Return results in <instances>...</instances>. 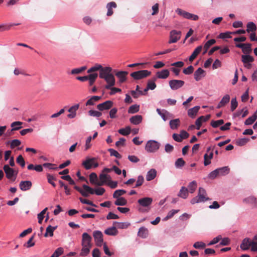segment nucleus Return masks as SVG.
<instances>
[{"label": "nucleus", "mask_w": 257, "mask_h": 257, "mask_svg": "<svg viewBox=\"0 0 257 257\" xmlns=\"http://www.w3.org/2000/svg\"><path fill=\"white\" fill-rule=\"evenodd\" d=\"M99 71V76L100 78L104 79L107 84L105 85L106 89H110L115 85V80L113 74L112 73V69L110 67H102L99 64H95L87 70L88 73Z\"/></svg>", "instance_id": "nucleus-1"}, {"label": "nucleus", "mask_w": 257, "mask_h": 257, "mask_svg": "<svg viewBox=\"0 0 257 257\" xmlns=\"http://www.w3.org/2000/svg\"><path fill=\"white\" fill-rule=\"evenodd\" d=\"M207 193L205 190L201 187L199 188L198 196L193 198L191 200V203L194 204L196 203L205 202L207 200H209L210 199L206 197Z\"/></svg>", "instance_id": "nucleus-2"}, {"label": "nucleus", "mask_w": 257, "mask_h": 257, "mask_svg": "<svg viewBox=\"0 0 257 257\" xmlns=\"http://www.w3.org/2000/svg\"><path fill=\"white\" fill-rule=\"evenodd\" d=\"M151 72L147 70H142L132 73L130 75L135 80H140L150 76Z\"/></svg>", "instance_id": "nucleus-3"}, {"label": "nucleus", "mask_w": 257, "mask_h": 257, "mask_svg": "<svg viewBox=\"0 0 257 257\" xmlns=\"http://www.w3.org/2000/svg\"><path fill=\"white\" fill-rule=\"evenodd\" d=\"M3 169L6 173V177L8 179L11 180L12 181H15L18 172L10 168L8 165H4Z\"/></svg>", "instance_id": "nucleus-4"}, {"label": "nucleus", "mask_w": 257, "mask_h": 257, "mask_svg": "<svg viewBox=\"0 0 257 257\" xmlns=\"http://www.w3.org/2000/svg\"><path fill=\"white\" fill-rule=\"evenodd\" d=\"M82 187L83 189L87 191L88 195L90 194H95L97 195H102L105 192V190L103 188L99 187L95 189H93V188L90 187L89 186L83 184L82 185Z\"/></svg>", "instance_id": "nucleus-5"}, {"label": "nucleus", "mask_w": 257, "mask_h": 257, "mask_svg": "<svg viewBox=\"0 0 257 257\" xmlns=\"http://www.w3.org/2000/svg\"><path fill=\"white\" fill-rule=\"evenodd\" d=\"M160 147V144L154 140L148 141L146 144L145 149L148 152H155L157 151Z\"/></svg>", "instance_id": "nucleus-6"}, {"label": "nucleus", "mask_w": 257, "mask_h": 257, "mask_svg": "<svg viewBox=\"0 0 257 257\" xmlns=\"http://www.w3.org/2000/svg\"><path fill=\"white\" fill-rule=\"evenodd\" d=\"M181 32L176 30H172L170 32L169 44L176 43L181 38Z\"/></svg>", "instance_id": "nucleus-7"}, {"label": "nucleus", "mask_w": 257, "mask_h": 257, "mask_svg": "<svg viewBox=\"0 0 257 257\" xmlns=\"http://www.w3.org/2000/svg\"><path fill=\"white\" fill-rule=\"evenodd\" d=\"M176 12L179 15H180L183 18L187 19H191L196 21L199 18L198 16L187 12L181 9H177L176 10Z\"/></svg>", "instance_id": "nucleus-8"}, {"label": "nucleus", "mask_w": 257, "mask_h": 257, "mask_svg": "<svg viewBox=\"0 0 257 257\" xmlns=\"http://www.w3.org/2000/svg\"><path fill=\"white\" fill-rule=\"evenodd\" d=\"M185 84L183 80L173 79L169 81V85L170 88L173 90H177L182 87Z\"/></svg>", "instance_id": "nucleus-9"}, {"label": "nucleus", "mask_w": 257, "mask_h": 257, "mask_svg": "<svg viewBox=\"0 0 257 257\" xmlns=\"http://www.w3.org/2000/svg\"><path fill=\"white\" fill-rule=\"evenodd\" d=\"M243 202L250 205L252 208H257V198L254 196H249L243 200Z\"/></svg>", "instance_id": "nucleus-10"}, {"label": "nucleus", "mask_w": 257, "mask_h": 257, "mask_svg": "<svg viewBox=\"0 0 257 257\" xmlns=\"http://www.w3.org/2000/svg\"><path fill=\"white\" fill-rule=\"evenodd\" d=\"M93 237L94 238L95 244L98 246H101L103 242V234L100 231H95L93 232Z\"/></svg>", "instance_id": "nucleus-11"}, {"label": "nucleus", "mask_w": 257, "mask_h": 257, "mask_svg": "<svg viewBox=\"0 0 257 257\" xmlns=\"http://www.w3.org/2000/svg\"><path fill=\"white\" fill-rule=\"evenodd\" d=\"M113 106V102L111 100H107L102 103L97 105V108L100 111L108 110Z\"/></svg>", "instance_id": "nucleus-12"}, {"label": "nucleus", "mask_w": 257, "mask_h": 257, "mask_svg": "<svg viewBox=\"0 0 257 257\" xmlns=\"http://www.w3.org/2000/svg\"><path fill=\"white\" fill-rule=\"evenodd\" d=\"M91 239L92 238L90 235L86 232L83 233L82 235V246H92V244L91 243Z\"/></svg>", "instance_id": "nucleus-13"}, {"label": "nucleus", "mask_w": 257, "mask_h": 257, "mask_svg": "<svg viewBox=\"0 0 257 257\" xmlns=\"http://www.w3.org/2000/svg\"><path fill=\"white\" fill-rule=\"evenodd\" d=\"M113 72L115 73V76L118 78L119 82L120 83H123L126 80V76L128 74V72L127 71H117L116 70H114Z\"/></svg>", "instance_id": "nucleus-14"}, {"label": "nucleus", "mask_w": 257, "mask_h": 257, "mask_svg": "<svg viewBox=\"0 0 257 257\" xmlns=\"http://www.w3.org/2000/svg\"><path fill=\"white\" fill-rule=\"evenodd\" d=\"M153 202V199L151 197H144L138 200V202L142 207H148Z\"/></svg>", "instance_id": "nucleus-15"}, {"label": "nucleus", "mask_w": 257, "mask_h": 257, "mask_svg": "<svg viewBox=\"0 0 257 257\" xmlns=\"http://www.w3.org/2000/svg\"><path fill=\"white\" fill-rule=\"evenodd\" d=\"M252 240L249 238L246 237L244 238L241 243L240 244V247L243 250H246L249 248L252 243Z\"/></svg>", "instance_id": "nucleus-16"}, {"label": "nucleus", "mask_w": 257, "mask_h": 257, "mask_svg": "<svg viewBox=\"0 0 257 257\" xmlns=\"http://www.w3.org/2000/svg\"><path fill=\"white\" fill-rule=\"evenodd\" d=\"M32 183L30 181H22L19 184V187L23 191H27L32 187Z\"/></svg>", "instance_id": "nucleus-17"}, {"label": "nucleus", "mask_w": 257, "mask_h": 257, "mask_svg": "<svg viewBox=\"0 0 257 257\" xmlns=\"http://www.w3.org/2000/svg\"><path fill=\"white\" fill-rule=\"evenodd\" d=\"M79 107V104H75V105L70 107L68 109V111L70 113L68 114L67 117L70 118H74L76 115V111L78 109Z\"/></svg>", "instance_id": "nucleus-18"}, {"label": "nucleus", "mask_w": 257, "mask_h": 257, "mask_svg": "<svg viewBox=\"0 0 257 257\" xmlns=\"http://www.w3.org/2000/svg\"><path fill=\"white\" fill-rule=\"evenodd\" d=\"M94 158L87 157L85 160L83 161L82 165L86 170H89L92 167V161Z\"/></svg>", "instance_id": "nucleus-19"}, {"label": "nucleus", "mask_w": 257, "mask_h": 257, "mask_svg": "<svg viewBox=\"0 0 257 257\" xmlns=\"http://www.w3.org/2000/svg\"><path fill=\"white\" fill-rule=\"evenodd\" d=\"M205 71L202 68H199L194 72V79L196 80V81H198L202 78V77L205 76Z\"/></svg>", "instance_id": "nucleus-20"}, {"label": "nucleus", "mask_w": 257, "mask_h": 257, "mask_svg": "<svg viewBox=\"0 0 257 257\" xmlns=\"http://www.w3.org/2000/svg\"><path fill=\"white\" fill-rule=\"evenodd\" d=\"M169 71L168 69H164L160 71H158L156 73V78L164 79L167 78L169 77Z\"/></svg>", "instance_id": "nucleus-21"}, {"label": "nucleus", "mask_w": 257, "mask_h": 257, "mask_svg": "<svg viewBox=\"0 0 257 257\" xmlns=\"http://www.w3.org/2000/svg\"><path fill=\"white\" fill-rule=\"evenodd\" d=\"M149 235V230L146 227L143 226L139 228L138 236L142 238H146Z\"/></svg>", "instance_id": "nucleus-22"}, {"label": "nucleus", "mask_w": 257, "mask_h": 257, "mask_svg": "<svg viewBox=\"0 0 257 257\" xmlns=\"http://www.w3.org/2000/svg\"><path fill=\"white\" fill-rule=\"evenodd\" d=\"M229 100L230 96L228 94H226L221 99L219 103L218 104L216 108H220L224 106L226 104H227L229 102Z\"/></svg>", "instance_id": "nucleus-23"}, {"label": "nucleus", "mask_w": 257, "mask_h": 257, "mask_svg": "<svg viewBox=\"0 0 257 257\" xmlns=\"http://www.w3.org/2000/svg\"><path fill=\"white\" fill-rule=\"evenodd\" d=\"M202 49V46H198L193 52L191 55L190 56L189 58V60L190 62L193 61L196 57L197 56V55L200 53Z\"/></svg>", "instance_id": "nucleus-24"}, {"label": "nucleus", "mask_w": 257, "mask_h": 257, "mask_svg": "<svg viewBox=\"0 0 257 257\" xmlns=\"http://www.w3.org/2000/svg\"><path fill=\"white\" fill-rule=\"evenodd\" d=\"M23 124L22 122L21 121H15L11 123V126L13 127L10 132L9 133L8 136H11L13 134V132L15 131H17L21 128L22 127L21 126L18 127H15L16 125H21Z\"/></svg>", "instance_id": "nucleus-25"}, {"label": "nucleus", "mask_w": 257, "mask_h": 257, "mask_svg": "<svg viewBox=\"0 0 257 257\" xmlns=\"http://www.w3.org/2000/svg\"><path fill=\"white\" fill-rule=\"evenodd\" d=\"M178 196L183 199H186L188 196V188L183 186L182 187L178 194Z\"/></svg>", "instance_id": "nucleus-26"}, {"label": "nucleus", "mask_w": 257, "mask_h": 257, "mask_svg": "<svg viewBox=\"0 0 257 257\" xmlns=\"http://www.w3.org/2000/svg\"><path fill=\"white\" fill-rule=\"evenodd\" d=\"M143 119V117L141 115H136L133 116L130 119V122L134 124H139L140 123Z\"/></svg>", "instance_id": "nucleus-27"}, {"label": "nucleus", "mask_w": 257, "mask_h": 257, "mask_svg": "<svg viewBox=\"0 0 257 257\" xmlns=\"http://www.w3.org/2000/svg\"><path fill=\"white\" fill-rule=\"evenodd\" d=\"M116 6L117 5L116 3L114 2L109 3L107 4L106 8L107 9V16H111L113 14V12L112 11V8H115Z\"/></svg>", "instance_id": "nucleus-28"}, {"label": "nucleus", "mask_w": 257, "mask_h": 257, "mask_svg": "<svg viewBox=\"0 0 257 257\" xmlns=\"http://www.w3.org/2000/svg\"><path fill=\"white\" fill-rule=\"evenodd\" d=\"M157 175V171L154 169H152L150 171H149L146 175V179L147 181H151L153 180L156 177Z\"/></svg>", "instance_id": "nucleus-29"}, {"label": "nucleus", "mask_w": 257, "mask_h": 257, "mask_svg": "<svg viewBox=\"0 0 257 257\" xmlns=\"http://www.w3.org/2000/svg\"><path fill=\"white\" fill-rule=\"evenodd\" d=\"M104 233L108 235L114 236L117 234L118 231L116 228V227H115L114 225L111 227L105 229Z\"/></svg>", "instance_id": "nucleus-30"}, {"label": "nucleus", "mask_w": 257, "mask_h": 257, "mask_svg": "<svg viewBox=\"0 0 257 257\" xmlns=\"http://www.w3.org/2000/svg\"><path fill=\"white\" fill-rule=\"evenodd\" d=\"M57 226H52L51 225H49L46 229V232L44 234L45 237H47L48 235L50 236H52L53 235L54 231L57 228Z\"/></svg>", "instance_id": "nucleus-31"}, {"label": "nucleus", "mask_w": 257, "mask_h": 257, "mask_svg": "<svg viewBox=\"0 0 257 257\" xmlns=\"http://www.w3.org/2000/svg\"><path fill=\"white\" fill-rule=\"evenodd\" d=\"M89 74H90L88 75V78L87 80L89 81V85L92 86L93 85L94 82L97 78L98 74L95 72H92Z\"/></svg>", "instance_id": "nucleus-32"}, {"label": "nucleus", "mask_w": 257, "mask_h": 257, "mask_svg": "<svg viewBox=\"0 0 257 257\" xmlns=\"http://www.w3.org/2000/svg\"><path fill=\"white\" fill-rule=\"evenodd\" d=\"M180 121L179 118L171 120L169 122L170 127L172 130L177 129L180 125Z\"/></svg>", "instance_id": "nucleus-33"}, {"label": "nucleus", "mask_w": 257, "mask_h": 257, "mask_svg": "<svg viewBox=\"0 0 257 257\" xmlns=\"http://www.w3.org/2000/svg\"><path fill=\"white\" fill-rule=\"evenodd\" d=\"M113 225L116 227V228H118L119 229H124L127 228L130 225V223L127 222H118L115 221L113 223Z\"/></svg>", "instance_id": "nucleus-34"}, {"label": "nucleus", "mask_w": 257, "mask_h": 257, "mask_svg": "<svg viewBox=\"0 0 257 257\" xmlns=\"http://www.w3.org/2000/svg\"><path fill=\"white\" fill-rule=\"evenodd\" d=\"M200 109V106H196L190 108L188 111V115L191 117H194Z\"/></svg>", "instance_id": "nucleus-35"}, {"label": "nucleus", "mask_w": 257, "mask_h": 257, "mask_svg": "<svg viewBox=\"0 0 257 257\" xmlns=\"http://www.w3.org/2000/svg\"><path fill=\"white\" fill-rule=\"evenodd\" d=\"M101 98V96H93L86 103V105H93L95 102L99 101Z\"/></svg>", "instance_id": "nucleus-36"}, {"label": "nucleus", "mask_w": 257, "mask_h": 257, "mask_svg": "<svg viewBox=\"0 0 257 257\" xmlns=\"http://www.w3.org/2000/svg\"><path fill=\"white\" fill-rule=\"evenodd\" d=\"M157 80V78L155 77H153L151 80H149L148 81L147 86L148 89L151 90H154L156 87V84L155 81Z\"/></svg>", "instance_id": "nucleus-37"}, {"label": "nucleus", "mask_w": 257, "mask_h": 257, "mask_svg": "<svg viewBox=\"0 0 257 257\" xmlns=\"http://www.w3.org/2000/svg\"><path fill=\"white\" fill-rule=\"evenodd\" d=\"M241 60L243 64H247L254 61V58L248 55H243L241 56Z\"/></svg>", "instance_id": "nucleus-38"}, {"label": "nucleus", "mask_w": 257, "mask_h": 257, "mask_svg": "<svg viewBox=\"0 0 257 257\" xmlns=\"http://www.w3.org/2000/svg\"><path fill=\"white\" fill-rule=\"evenodd\" d=\"M156 110L164 121H166L167 120L168 118L167 115H169V113L167 110L163 109L162 111L159 108H157Z\"/></svg>", "instance_id": "nucleus-39"}, {"label": "nucleus", "mask_w": 257, "mask_h": 257, "mask_svg": "<svg viewBox=\"0 0 257 257\" xmlns=\"http://www.w3.org/2000/svg\"><path fill=\"white\" fill-rule=\"evenodd\" d=\"M188 192H189L190 193H193L197 188L196 182L195 181H192L191 182L189 183L188 185Z\"/></svg>", "instance_id": "nucleus-40"}, {"label": "nucleus", "mask_w": 257, "mask_h": 257, "mask_svg": "<svg viewBox=\"0 0 257 257\" xmlns=\"http://www.w3.org/2000/svg\"><path fill=\"white\" fill-rule=\"evenodd\" d=\"M218 174L220 176H225L229 173V168L228 167H223L217 169Z\"/></svg>", "instance_id": "nucleus-41"}, {"label": "nucleus", "mask_w": 257, "mask_h": 257, "mask_svg": "<svg viewBox=\"0 0 257 257\" xmlns=\"http://www.w3.org/2000/svg\"><path fill=\"white\" fill-rule=\"evenodd\" d=\"M216 43V41L215 39H211L209 41H208L204 45L203 49L204 50V51L203 52V54H205L209 47L214 44Z\"/></svg>", "instance_id": "nucleus-42"}, {"label": "nucleus", "mask_w": 257, "mask_h": 257, "mask_svg": "<svg viewBox=\"0 0 257 257\" xmlns=\"http://www.w3.org/2000/svg\"><path fill=\"white\" fill-rule=\"evenodd\" d=\"M114 204L117 206H123L127 204V200L123 197L116 198Z\"/></svg>", "instance_id": "nucleus-43"}, {"label": "nucleus", "mask_w": 257, "mask_h": 257, "mask_svg": "<svg viewBox=\"0 0 257 257\" xmlns=\"http://www.w3.org/2000/svg\"><path fill=\"white\" fill-rule=\"evenodd\" d=\"M247 29L246 31L248 33L250 32H253L256 31V27L254 23L250 22H248L246 25Z\"/></svg>", "instance_id": "nucleus-44"}, {"label": "nucleus", "mask_w": 257, "mask_h": 257, "mask_svg": "<svg viewBox=\"0 0 257 257\" xmlns=\"http://www.w3.org/2000/svg\"><path fill=\"white\" fill-rule=\"evenodd\" d=\"M91 246H82V248L81 249V252L80 253L81 256H86L87 255L89 252Z\"/></svg>", "instance_id": "nucleus-45"}, {"label": "nucleus", "mask_w": 257, "mask_h": 257, "mask_svg": "<svg viewBox=\"0 0 257 257\" xmlns=\"http://www.w3.org/2000/svg\"><path fill=\"white\" fill-rule=\"evenodd\" d=\"M140 106L137 104H134L131 106L128 110V112L129 113H135L138 112L139 111Z\"/></svg>", "instance_id": "nucleus-46"}, {"label": "nucleus", "mask_w": 257, "mask_h": 257, "mask_svg": "<svg viewBox=\"0 0 257 257\" xmlns=\"http://www.w3.org/2000/svg\"><path fill=\"white\" fill-rule=\"evenodd\" d=\"M185 164V162L182 158H179L177 159L175 162V165L177 168H182Z\"/></svg>", "instance_id": "nucleus-47"}, {"label": "nucleus", "mask_w": 257, "mask_h": 257, "mask_svg": "<svg viewBox=\"0 0 257 257\" xmlns=\"http://www.w3.org/2000/svg\"><path fill=\"white\" fill-rule=\"evenodd\" d=\"M251 45L249 43L244 44V47L242 48V51L243 53L249 54L251 52Z\"/></svg>", "instance_id": "nucleus-48"}, {"label": "nucleus", "mask_w": 257, "mask_h": 257, "mask_svg": "<svg viewBox=\"0 0 257 257\" xmlns=\"http://www.w3.org/2000/svg\"><path fill=\"white\" fill-rule=\"evenodd\" d=\"M131 128L130 126H126L124 128H121L118 130V133L123 136L128 135L131 133Z\"/></svg>", "instance_id": "nucleus-49"}, {"label": "nucleus", "mask_w": 257, "mask_h": 257, "mask_svg": "<svg viewBox=\"0 0 257 257\" xmlns=\"http://www.w3.org/2000/svg\"><path fill=\"white\" fill-rule=\"evenodd\" d=\"M223 123L224 120L223 119H219L217 120H212L210 124L213 127L216 128Z\"/></svg>", "instance_id": "nucleus-50"}, {"label": "nucleus", "mask_w": 257, "mask_h": 257, "mask_svg": "<svg viewBox=\"0 0 257 257\" xmlns=\"http://www.w3.org/2000/svg\"><path fill=\"white\" fill-rule=\"evenodd\" d=\"M34 235L32 236L28 241L24 244V246L29 248L35 245V242L33 241Z\"/></svg>", "instance_id": "nucleus-51"}, {"label": "nucleus", "mask_w": 257, "mask_h": 257, "mask_svg": "<svg viewBox=\"0 0 257 257\" xmlns=\"http://www.w3.org/2000/svg\"><path fill=\"white\" fill-rule=\"evenodd\" d=\"M47 209V208H45L40 213L38 214V223L39 224H42V221L44 217V215L46 213Z\"/></svg>", "instance_id": "nucleus-52"}, {"label": "nucleus", "mask_w": 257, "mask_h": 257, "mask_svg": "<svg viewBox=\"0 0 257 257\" xmlns=\"http://www.w3.org/2000/svg\"><path fill=\"white\" fill-rule=\"evenodd\" d=\"M126 193V191L124 190H117L114 191L113 194V198H120L119 197Z\"/></svg>", "instance_id": "nucleus-53"}, {"label": "nucleus", "mask_w": 257, "mask_h": 257, "mask_svg": "<svg viewBox=\"0 0 257 257\" xmlns=\"http://www.w3.org/2000/svg\"><path fill=\"white\" fill-rule=\"evenodd\" d=\"M86 69V66H83L80 68L73 69L71 70V73L72 74H78Z\"/></svg>", "instance_id": "nucleus-54"}, {"label": "nucleus", "mask_w": 257, "mask_h": 257, "mask_svg": "<svg viewBox=\"0 0 257 257\" xmlns=\"http://www.w3.org/2000/svg\"><path fill=\"white\" fill-rule=\"evenodd\" d=\"M98 180L97 175L95 173H91L89 175V180L91 184H95Z\"/></svg>", "instance_id": "nucleus-55"}, {"label": "nucleus", "mask_w": 257, "mask_h": 257, "mask_svg": "<svg viewBox=\"0 0 257 257\" xmlns=\"http://www.w3.org/2000/svg\"><path fill=\"white\" fill-rule=\"evenodd\" d=\"M110 179H111V177L109 175H107L103 172H102L99 175V180H103L104 182H105L106 183L107 181H109Z\"/></svg>", "instance_id": "nucleus-56"}, {"label": "nucleus", "mask_w": 257, "mask_h": 257, "mask_svg": "<svg viewBox=\"0 0 257 257\" xmlns=\"http://www.w3.org/2000/svg\"><path fill=\"white\" fill-rule=\"evenodd\" d=\"M74 188L77 191H78L83 196H84V197H88V193H87V191H86L85 190H84V189L83 190L77 186H75L74 187Z\"/></svg>", "instance_id": "nucleus-57"}, {"label": "nucleus", "mask_w": 257, "mask_h": 257, "mask_svg": "<svg viewBox=\"0 0 257 257\" xmlns=\"http://www.w3.org/2000/svg\"><path fill=\"white\" fill-rule=\"evenodd\" d=\"M48 182L49 183L51 184L53 187L56 186V184L54 182V181L56 180V178L52 175L48 174L47 175Z\"/></svg>", "instance_id": "nucleus-58"}, {"label": "nucleus", "mask_w": 257, "mask_h": 257, "mask_svg": "<svg viewBox=\"0 0 257 257\" xmlns=\"http://www.w3.org/2000/svg\"><path fill=\"white\" fill-rule=\"evenodd\" d=\"M256 119L255 118V116H253V115L250 117H249L244 122V124L245 125H250L252 124Z\"/></svg>", "instance_id": "nucleus-59"}, {"label": "nucleus", "mask_w": 257, "mask_h": 257, "mask_svg": "<svg viewBox=\"0 0 257 257\" xmlns=\"http://www.w3.org/2000/svg\"><path fill=\"white\" fill-rule=\"evenodd\" d=\"M193 246L197 249L203 248L206 246V244L202 241H197L195 242Z\"/></svg>", "instance_id": "nucleus-60"}, {"label": "nucleus", "mask_w": 257, "mask_h": 257, "mask_svg": "<svg viewBox=\"0 0 257 257\" xmlns=\"http://www.w3.org/2000/svg\"><path fill=\"white\" fill-rule=\"evenodd\" d=\"M144 182V177L142 175L138 176L135 187H139L142 185Z\"/></svg>", "instance_id": "nucleus-61"}, {"label": "nucleus", "mask_w": 257, "mask_h": 257, "mask_svg": "<svg viewBox=\"0 0 257 257\" xmlns=\"http://www.w3.org/2000/svg\"><path fill=\"white\" fill-rule=\"evenodd\" d=\"M108 152L110 154V156H113L115 157L116 158L120 159L121 158V156L115 150L113 149H108Z\"/></svg>", "instance_id": "nucleus-62"}, {"label": "nucleus", "mask_w": 257, "mask_h": 257, "mask_svg": "<svg viewBox=\"0 0 257 257\" xmlns=\"http://www.w3.org/2000/svg\"><path fill=\"white\" fill-rule=\"evenodd\" d=\"M17 163L19 164L22 167H24L25 166V160L22 155H19L16 160Z\"/></svg>", "instance_id": "nucleus-63"}, {"label": "nucleus", "mask_w": 257, "mask_h": 257, "mask_svg": "<svg viewBox=\"0 0 257 257\" xmlns=\"http://www.w3.org/2000/svg\"><path fill=\"white\" fill-rule=\"evenodd\" d=\"M248 139L246 138L239 139L236 141V144L239 146H242L245 145L248 141Z\"/></svg>", "instance_id": "nucleus-64"}]
</instances>
